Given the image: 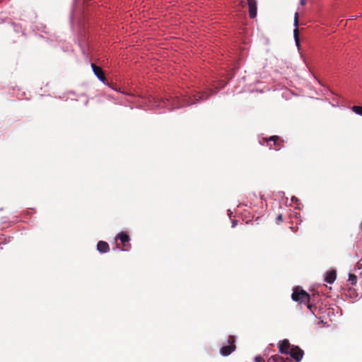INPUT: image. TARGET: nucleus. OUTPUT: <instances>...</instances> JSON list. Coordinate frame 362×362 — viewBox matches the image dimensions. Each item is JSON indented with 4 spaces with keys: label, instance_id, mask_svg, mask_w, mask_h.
<instances>
[{
    "label": "nucleus",
    "instance_id": "nucleus-1",
    "mask_svg": "<svg viewBox=\"0 0 362 362\" xmlns=\"http://www.w3.org/2000/svg\"><path fill=\"white\" fill-rule=\"evenodd\" d=\"M209 93L206 92L199 93L194 95L193 98L190 96H184L182 98L177 95H171L165 98H154L155 105L160 107H168L169 110L188 106L196 103L199 100H206L209 97Z\"/></svg>",
    "mask_w": 362,
    "mask_h": 362
},
{
    "label": "nucleus",
    "instance_id": "nucleus-2",
    "mask_svg": "<svg viewBox=\"0 0 362 362\" xmlns=\"http://www.w3.org/2000/svg\"><path fill=\"white\" fill-rule=\"evenodd\" d=\"M120 241V243H117V247L122 251H129L131 249L130 237L126 232H120L115 237V241Z\"/></svg>",
    "mask_w": 362,
    "mask_h": 362
},
{
    "label": "nucleus",
    "instance_id": "nucleus-3",
    "mask_svg": "<svg viewBox=\"0 0 362 362\" xmlns=\"http://www.w3.org/2000/svg\"><path fill=\"white\" fill-rule=\"evenodd\" d=\"M291 298L293 300L299 303L310 302V296L299 286L293 288Z\"/></svg>",
    "mask_w": 362,
    "mask_h": 362
},
{
    "label": "nucleus",
    "instance_id": "nucleus-4",
    "mask_svg": "<svg viewBox=\"0 0 362 362\" xmlns=\"http://www.w3.org/2000/svg\"><path fill=\"white\" fill-rule=\"evenodd\" d=\"M236 349L235 346V337L229 336L227 344H224L220 349V353L223 356H229Z\"/></svg>",
    "mask_w": 362,
    "mask_h": 362
},
{
    "label": "nucleus",
    "instance_id": "nucleus-5",
    "mask_svg": "<svg viewBox=\"0 0 362 362\" xmlns=\"http://www.w3.org/2000/svg\"><path fill=\"white\" fill-rule=\"evenodd\" d=\"M262 141L267 143H269V141H273L275 147H272L270 146L269 148L274 149L275 151L280 150L283 146L282 141H280V137L279 136H272L269 138H263Z\"/></svg>",
    "mask_w": 362,
    "mask_h": 362
},
{
    "label": "nucleus",
    "instance_id": "nucleus-6",
    "mask_svg": "<svg viewBox=\"0 0 362 362\" xmlns=\"http://www.w3.org/2000/svg\"><path fill=\"white\" fill-rule=\"evenodd\" d=\"M288 354L296 362H300L303 356L304 352L298 346H292Z\"/></svg>",
    "mask_w": 362,
    "mask_h": 362
},
{
    "label": "nucleus",
    "instance_id": "nucleus-7",
    "mask_svg": "<svg viewBox=\"0 0 362 362\" xmlns=\"http://www.w3.org/2000/svg\"><path fill=\"white\" fill-rule=\"evenodd\" d=\"M91 67L93 69V71L95 75L98 78V79L100 81H102L103 83H105L106 78H105V74H104L103 69L93 63L91 64Z\"/></svg>",
    "mask_w": 362,
    "mask_h": 362
},
{
    "label": "nucleus",
    "instance_id": "nucleus-8",
    "mask_svg": "<svg viewBox=\"0 0 362 362\" xmlns=\"http://www.w3.org/2000/svg\"><path fill=\"white\" fill-rule=\"evenodd\" d=\"M249 7V16L250 18H255L257 16V2L255 0H247Z\"/></svg>",
    "mask_w": 362,
    "mask_h": 362
},
{
    "label": "nucleus",
    "instance_id": "nucleus-9",
    "mask_svg": "<svg viewBox=\"0 0 362 362\" xmlns=\"http://www.w3.org/2000/svg\"><path fill=\"white\" fill-rule=\"evenodd\" d=\"M298 13H296L295 15H294V26H295V29L293 30V36H294V39H295V42L296 43V45L298 46V47H300V40H299V35H298Z\"/></svg>",
    "mask_w": 362,
    "mask_h": 362
},
{
    "label": "nucleus",
    "instance_id": "nucleus-10",
    "mask_svg": "<svg viewBox=\"0 0 362 362\" xmlns=\"http://www.w3.org/2000/svg\"><path fill=\"white\" fill-rule=\"evenodd\" d=\"M279 351L282 354H288L291 349V345L287 339L281 341L279 345Z\"/></svg>",
    "mask_w": 362,
    "mask_h": 362
},
{
    "label": "nucleus",
    "instance_id": "nucleus-11",
    "mask_svg": "<svg viewBox=\"0 0 362 362\" xmlns=\"http://www.w3.org/2000/svg\"><path fill=\"white\" fill-rule=\"evenodd\" d=\"M97 250L101 253L107 252L110 250V246L107 242L100 240L97 244Z\"/></svg>",
    "mask_w": 362,
    "mask_h": 362
},
{
    "label": "nucleus",
    "instance_id": "nucleus-12",
    "mask_svg": "<svg viewBox=\"0 0 362 362\" xmlns=\"http://www.w3.org/2000/svg\"><path fill=\"white\" fill-rule=\"evenodd\" d=\"M336 277H337L336 271L332 270L327 273L325 280L328 284H332L335 281Z\"/></svg>",
    "mask_w": 362,
    "mask_h": 362
},
{
    "label": "nucleus",
    "instance_id": "nucleus-13",
    "mask_svg": "<svg viewBox=\"0 0 362 362\" xmlns=\"http://www.w3.org/2000/svg\"><path fill=\"white\" fill-rule=\"evenodd\" d=\"M348 281L351 285H355L357 282V276L354 274H349Z\"/></svg>",
    "mask_w": 362,
    "mask_h": 362
},
{
    "label": "nucleus",
    "instance_id": "nucleus-14",
    "mask_svg": "<svg viewBox=\"0 0 362 362\" xmlns=\"http://www.w3.org/2000/svg\"><path fill=\"white\" fill-rule=\"evenodd\" d=\"M351 110L354 112L356 114L362 116V106L354 105L351 107Z\"/></svg>",
    "mask_w": 362,
    "mask_h": 362
},
{
    "label": "nucleus",
    "instance_id": "nucleus-15",
    "mask_svg": "<svg viewBox=\"0 0 362 362\" xmlns=\"http://www.w3.org/2000/svg\"><path fill=\"white\" fill-rule=\"evenodd\" d=\"M283 221V216L282 214H279L276 218V223L279 224Z\"/></svg>",
    "mask_w": 362,
    "mask_h": 362
},
{
    "label": "nucleus",
    "instance_id": "nucleus-16",
    "mask_svg": "<svg viewBox=\"0 0 362 362\" xmlns=\"http://www.w3.org/2000/svg\"><path fill=\"white\" fill-rule=\"evenodd\" d=\"M307 303V307L311 311L312 313L314 314V310H313V308H315L311 303H310V302H306Z\"/></svg>",
    "mask_w": 362,
    "mask_h": 362
},
{
    "label": "nucleus",
    "instance_id": "nucleus-17",
    "mask_svg": "<svg viewBox=\"0 0 362 362\" xmlns=\"http://www.w3.org/2000/svg\"><path fill=\"white\" fill-rule=\"evenodd\" d=\"M255 361L257 362H263V358L261 357V356H256L255 357Z\"/></svg>",
    "mask_w": 362,
    "mask_h": 362
},
{
    "label": "nucleus",
    "instance_id": "nucleus-18",
    "mask_svg": "<svg viewBox=\"0 0 362 362\" xmlns=\"http://www.w3.org/2000/svg\"><path fill=\"white\" fill-rule=\"evenodd\" d=\"M275 361L276 362H286V361H284V359L281 357H276L275 359Z\"/></svg>",
    "mask_w": 362,
    "mask_h": 362
},
{
    "label": "nucleus",
    "instance_id": "nucleus-19",
    "mask_svg": "<svg viewBox=\"0 0 362 362\" xmlns=\"http://www.w3.org/2000/svg\"><path fill=\"white\" fill-rule=\"evenodd\" d=\"M306 1H307V0H300V4L302 6H304V5L306 4Z\"/></svg>",
    "mask_w": 362,
    "mask_h": 362
},
{
    "label": "nucleus",
    "instance_id": "nucleus-20",
    "mask_svg": "<svg viewBox=\"0 0 362 362\" xmlns=\"http://www.w3.org/2000/svg\"><path fill=\"white\" fill-rule=\"evenodd\" d=\"M235 223H234V222H233V226L234 227V226H235Z\"/></svg>",
    "mask_w": 362,
    "mask_h": 362
}]
</instances>
